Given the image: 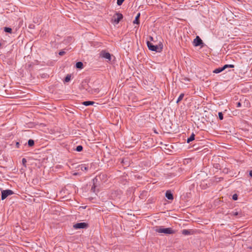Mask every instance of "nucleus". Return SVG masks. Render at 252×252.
I'll return each mask as SVG.
<instances>
[{
    "label": "nucleus",
    "mask_w": 252,
    "mask_h": 252,
    "mask_svg": "<svg viewBox=\"0 0 252 252\" xmlns=\"http://www.w3.org/2000/svg\"><path fill=\"white\" fill-rule=\"evenodd\" d=\"M1 46V43H0V46Z\"/></svg>",
    "instance_id": "f704fd0d"
},
{
    "label": "nucleus",
    "mask_w": 252,
    "mask_h": 252,
    "mask_svg": "<svg viewBox=\"0 0 252 252\" xmlns=\"http://www.w3.org/2000/svg\"><path fill=\"white\" fill-rule=\"evenodd\" d=\"M94 103V102L91 101H84L83 102V104L85 105V106H89V105H93Z\"/></svg>",
    "instance_id": "9b49d317"
},
{
    "label": "nucleus",
    "mask_w": 252,
    "mask_h": 252,
    "mask_svg": "<svg viewBox=\"0 0 252 252\" xmlns=\"http://www.w3.org/2000/svg\"><path fill=\"white\" fill-rule=\"evenodd\" d=\"M237 198H238V197H237V195L236 194H234V195H233L232 196V199L234 200H237Z\"/></svg>",
    "instance_id": "393cba45"
},
{
    "label": "nucleus",
    "mask_w": 252,
    "mask_h": 252,
    "mask_svg": "<svg viewBox=\"0 0 252 252\" xmlns=\"http://www.w3.org/2000/svg\"><path fill=\"white\" fill-rule=\"evenodd\" d=\"M223 70L222 69V67H219V68H216L215 69L214 71H213V73H219L221 72H222Z\"/></svg>",
    "instance_id": "ddd939ff"
},
{
    "label": "nucleus",
    "mask_w": 252,
    "mask_h": 252,
    "mask_svg": "<svg viewBox=\"0 0 252 252\" xmlns=\"http://www.w3.org/2000/svg\"><path fill=\"white\" fill-rule=\"evenodd\" d=\"M125 0H117V4L118 5H122V4L123 3V2H124Z\"/></svg>",
    "instance_id": "5701e85b"
},
{
    "label": "nucleus",
    "mask_w": 252,
    "mask_h": 252,
    "mask_svg": "<svg viewBox=\"0 0 252 252\" xmlns=\"http://www.w3.org/2000/svg\"><path fill=\"white\" fill-rule=\"evenodd\" d=\"M76 67L77 68L82 69L83 67V64L81 62H78L76 63Z\"/></svg>",
    "instance_id": "f8f14e48"
},
{
    "label": "nucleus",
    "mask_w": 252,
    "mask_h": 252,
    "mask_svg": "<svg viewBox=\"0 0 252 252\" xmlns=\"http://www.w3.org/2000/svg\"><path fill=\"white\" fill-rule=\"evenodd\" d=\"M165 196L169 200H173V194L170 190L166 191V192L165 193Z\"/></svg>",
    "instance_id": "1a4fd4ad"
},
{
    "label": "nucleus",
    "mask_w": 252,
    "mask_h": 252,
    "mask_svg": "<svg viewBox=\"0 0 252 252\" xmlns=\"http://www.w3.org/2000/svg\"><path fill=\"white\" fill-rule=\"evenodd\" d=\"M71 79V75L70 74H68L65 78L64 82H68Z\"/></svg>",
    "instance_id": "6ab92c4d"
},
{
    "label": "nucleus",
    "mask_w": 252,
    "mask_h": 252,
    "mask_svg": "<svg viewBox=\"0 0 252 252\" xmlns=\"http://www.w3.org/2000/svg\"><path fill=\"white\" fill-rule=\"evenodd\" d=\"M28 145L30 146V147H32V146L34 144V142L33 140L32 139H30L28 140Z\"/></svg>",
    "instance_id": "a211bd4d"
},
{
    "label": "nucleus",
    "mask_w": 252,
    "mask_h": 252,
    "mask_svg": "<svg viewBox=\"0 0 252 252\" xmlns=\"http://www.w3.org/2000/svg\"><path fill=\"white\" fill-rule=\"evenodd\" d=\"M155 231L159 233H164L166 234H172L175 233V231L171 228H163L156 226L155 227Z\"/></svg>",
    "instance_id": "f257e3e1"
},
{
    "label": "nucleus",
    "mask_w": 252,
    "mask_h": 252,
    "mask_svg": "<svg viewBox=\"0 0 252 252\" xmlns=\"http://www.w3.org/2000/svg\"><path fill=\"white\" fill-rule=\"evenodd\" d=\"M239 214H240V213L239 212H237V211H233L231 213V214L232 215L235 216H238V215H239Z\"/></svg>",
    "instance_id": "4be33fe9"
},
{
    "label": "nucleus",
    "mask_w": 252,
    "mask_h": 252,
    "mask_svg": "<svg viewBox=\"0 0 252 252\" xmlns=\"http://www.w3.org/2000/svg\"><path fill=\"white\" fill-rule=\"evenodd\" d=\"M13 194V191L10 189L3 190L1 191V199H5L9 195Z\"/></svg>",
    "instance_id": "7ed1b4c3"
},
{
    "label": "nucleus",
    "mask_w": 252,
    "mask_h": 252,
    "mask_svg": "<svg viewBox=\"0 0 252 252\" xmlns=\"http://www.w3.org/2000/svg\"><path fill=\"white\" fill-rule=\"evenodd\" d=\"M184 96V94H181L178 97L177 101H176V103H179L181 100H182Z\"/></svg>",
    "instance_id": "dca6fc26"
},
{
    "label": "nucleus",
    "mask_w": 252,
    "mask_h": 252,
    "mask_svg": "<svg viewBox=\"0 0 252 252\" xmlns=\"http://www.w3.org/2000/svg\"><path fill=\"white\" fill-rule=\"evenodd\" d=\"M88 225L86 222H79L73 225L74 228L77 229H83L86 228L88 227Z\"/></svg>",
    "instance_id": "20e7f679"
},
{
    "label": "nucleus",
    "mask_w": 252,
    "mask_h": 252,
    "mask_svg": "<svg viewBox=\"0 0 252 252\" xmlns=\"http://www.w3.org/2000/svg\"><path fill=\"white\" fill-rule=\"evenodd\" d=\"M149 39H150V41H153L154 38H153V37L152 36H149Z\"/></svg>",
    "instance_id": "cd10ccee"
},
{
    "label": "nucleus",
    "mask_w": 252,
    "mask_h": 252,
    "mask_svg": "<svg viewBox=\"0 0 252 252\" xmlns=\"http://www.w3.org/2000/svg\"><path fill=\"white\" fill-rule=\"evenodd\" d=\"M140 16V13H138V15L136 16L135 20L133 21V23L134 24H139V17Z\"/></svg>",
    "instance_id": "f3484780"
},
{
    "label": "nucleus",
    "mask_w": 252,
    "mask_h": 252,
    "mask_svg": "<svg viewBox=\"0 0 252 252\" xmlns=\"http://www.w3.org/2000/svg\"><path fill=\"white\" fill-rule=\"evenodd\" d=\"M77 168L78 170H81L82 171H87L88 169V166L85 164L79 165L77 167Z\"/></svg>",
    "instance_id": "6e6552de"
},
{
    "label": "nucleus",
    "mask_w": 252,
    "mask_h": 252,
    "mask_svg": "<svg viewBox=\"0 0 252 252\" xmlns=\"http://www.w3.org/2000/svg\"><path fill=\"white\" fill-rule=\"evenodd\" d=\"M219 119L221 120L223 119V114L221 112H219Z\"/></svg>",
    "instance_id": "b1692460"
},
{
    "label": "nucleus",
    "mask_w": 252,
    "mask_h": 252,
    "mask_svg": "<svg viewBox=\"0 0 252 252\" xmlns=\"http://www.w3.org/2000/svg\"><path fill=\"white\" fill-rule=\"evenodd\" d=\"M182 233L185 235H189L190 234V232L189 230L187 229H183L182 230Z\"/></svg>",
    "instance_id": "4468645a"
},
{
    "label": "nucleus",
    "mask_w": 252,
    "mask_h": 252,
    "mask_svg": "<svg viewBox=\"0 0 252 252\" xmlns=\"http://www.w3.org/2000/svg\"><path fill=\"white\" fill-rule=\"evenodd\" d=\"M22 161H23V162H26V159H25V158H23V159H22Z\"/></svg>",
    "instance_id": "7c9ffc66"
},
{
    "label": "nucleus",
    "mask_w": 252,
    "mask_h": 252,
    "mask_svg": "<svg viewBox=\"0 0 252 252\" xmlns=\"http://www.w3.org/2000/svg\"><path fill=\"white\" fill-rule=\"evenodd\" d=\"M78 174H79V173L77 172H74V173H73V175L74 176L78 175Z\"/></svg>",
    "instance_id": "c85d7f7f"
},
{
    "label": "nucleus",
    "mask_w": 252,
    "mask_h": 252,
    "mask_svg": "<svg viewBox=\"0 0 252 252\" xmlns=\"http://www.w3.org/2000/svg\"><path fill=\"white\" fill-rule=\"evenodd\" d=\"M123 18V15L120 13H116L115 16L113 17V20L116 24L119 23L120 20Z\"/></svg>",
    "instance_id": "423d86ee"
},
{
    "label": "nucleus",
    "mask_w": 252,
    "mask_h": 252,
    "mask_svg": "<svg viewBox=\"0 0 252 252\" xmlns=\"http://www.w3.org/2000/svg\"><path fill=\"white\" fill-rule=\"evenodd\" d=\"M65 53V52L64 51H61L59 52V55H61V56H63V55H64Z\"/></svg>",
    "instance_id": "bb28decb"
},
{
    "label": "nucleus",
    "mask_w": 252,
    "mask_h": 252,
    "mask_svg": "<svg viewBox=\"0 0 252 252\" xmlns=\"http://www.w3.org/2000/svg\"><path fill=\"white\" fill-rule=\"evenodd\" d=\"M195 134L192 133L190 136L187 139V143H189L194 139Z\"/></svg>",
    "instance_id": "9d476101"
},
{
    "label": "nucleus",
    "mask_w": 252,
    "mask_h": 252,
    "mask_svg": "<svg viewBox=\"0 0 252 252\" xmlns=\"http://www.w3.org/2000/svg\"><path fill=\"white\" fill-rule=\"evenodd\" d=\"M94 92H97V89H95Z\"/></svg>",
    "instance_id": "2f4dec72"
},
{
    "label": "nucleus",
    "mask_w": 252,
    "mask_h": 252,
    "mask_svg": "<svg viewBox=\"0 0 252 252\" xmlns=\"http://www.w3.org/2000/svg\"><path fill=\"white\" fill-rule=\"evenodd\" d=\"M147 45L149 49L152 51L158 52V47L157 45H154L150 41H147Z\"/></svg>",
    "instance_id": "39448f33"
},
{
    "label": "nucleus",
    "mask_w": 252,
    "mask_h": 252,
    "mask_svg": "<svg viewBox=\"0 0 252 252\" xmlns=\"http://www.w3.org/2000/svg\"><path fill=\"white\" fill-rule=\"evenodd\" d=\"M203 43L202 40L199 36L196 37L193 40V44L195 46H198Z\"/></svg>",
    "instance_id": "0eeeda50"
},
{
    "label": "nucleus",
    "mask_w": 252,
    "mask_h": 252,
    "mask_svg": "<svg viewBox=\"0 0 252 252\" xmlns=\"http://www.w3.org/2000/svg\"><path fill=\"white\" fill-rule=\"evenodd\" d=\"M83 150V147L81 145H79L76 147V151L77 152H81Z\"/></svg>",
    "instance_id": "412c9836"
},
{
    "label": "nucleus",
    "mask_w": 252,
    "mask_h": 252,
    "mask_svg": "<svg viewBox=\"0 0 252 252\" xmlns=\"http://www.w3.org/2000/svg\"><path fill=\"white\" fill-rule=\"evenodd\" d=\"M99 57L105 59L107 62L111 60V54L105 50L101 51L99 53Z\"/></svg>",
    "instance_id": "f03ea898"
},
{
    "label": "nucleus",
    "mask_w": 252,
    "mask_h": 252,
    "mask_svg": "<svg viewBox=\"0 0 252 252\" xmlns=\"http://www.w3.org/2000/svg\"><path fill=\"white\" fill-rule=\"evenodd\" d=\"M249 175L250 176L252 177V170L250 171Z\"/></svg>",
    "instance_id": "c756f323"
},
{
    "label": "nucleus",
    "mask_w": 252,
    "mask_h": 252,
    "mask_svg": "<svg viewBox=\"0 0 252 252\" xmlns=\"http://www.w3.org/2000/svg\"><path fill=\"white\" fill-rule=\"evenodd\" d=\"M237 107H240L241 106V103L240 102L237 103Z\"/></svg>",
    "instance_id": "a878e982"
},
{
    "label": "nucleus",
    "mask_w": 252,
    "mask_h": 252,
    "mask_svg": "<svg viewBox=\"0 0 252 252\" xmlns=\"http://www.w3.org/2000/svg\"><path fill=\"white\" fill-rule=\"evenodd\" d=\"M16 145H19V143H18V142H17Z\"/></svg>",
    "instance_id": "72a5a7b5"
},
{
    "label": "nucleus",
    "mask_w": 252,
    "mask_h": 252,
    "mask_svg": "<svg viewBox=\"0 0 252 252\" xmlns=\"http://www.w3.org/2000/svg\"><path fill=\"white\" fill-rule=\"evenodd\" d=\"M94 189V188L92 187V190H93Z\"/></svg>",
    "instance_id": "473e14b6"
},
{
    "label": "nucleus",
    "mask_w": 252,
    "mask_h": 252,
    "mask_svg": "<svg viewBox=\"0 0 252 252\" xmlns=\"http://www.w3.org/2000/svg\"><path fill=\"white\" fill-rule=\"evenodd\" d=\"M234 65L233 64H225L223 67H222L223 70H225L226 68L228 67L233 68Z\"/></svg>",
    "instance_id": "2eb2a0df"
},
{
    "label": "nucleus",
    "mask_w": 252,
    "mask_h": 252,
    "mask_svg": "<svg viewBox=\"0 0 252 252\" xmlns=\"http://www.w3.org/2000/svg\"><path fill=\"white\" fill-rule=\"evenodd\" d=\"M4 32L8 33H11L12 32V29L10 28L5 27L4 28Z\"/></svg>",
    "instance_id": "aec40b11"
}]
</instances>
